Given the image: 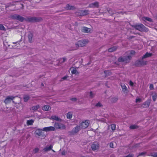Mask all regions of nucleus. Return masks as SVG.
I'll use <instances>...</instances> for the list:
<instances>
[{
  "mask_svg": "<svg viewBox=\"0 0 157 157\" xmlns=\"http://www.w3.org/2000/svg\"><path fill=\"white\" fill-rule=\"evenodd\" d=\"M65 9L67 10H74L75 8L73 6H70L69 4H67Z\"/></svg>",
  "mask_w": 157,
  "mask_h": 157,
  "instance_id": "obj_20",
  "label": "nucleus"
},
{
  "mask_svg": "<svg viewBox=\"0 0 157 157\" xmlns=\"http://www.w3.org/2000/svg\"><path fill=\"white\" fill-rule=\"evenodd\" d=\"M116 126L115 124H111V128L113 131L116 129Z\"/></svg>",
  "mask_w": 157,
  "mask_h": 157,
  "instance_id": "obj_38",
  "label": "nucleus"
},
{
  "mask_svg": "<svg viewBox=\"0 0 157 157\" xmlns=\"http://www.w3.org/2000/svg\"><path fill=\"white\" fill-rule=\"evenodd\" d=\"M152 98L154 101H155L157 98V94L156 93H154L152 94Z\"/></svg>",
  "mask_w": 157,
  "mask_h": 157,
  "instance_id": "obj_31",
  "label": "nucleus"
},
{
  "mask_svg": "<svg viewBox=\"0 0 157 157\" xmlns=\"http://www.w3.org/2000/svg\"><path fill=\"white\" fill-rule=\"evenodd\" d=\"M49 108H50V107L49 105H45L43 108V110L45 111H47L49 110Z\"/></svg>",
  "mask_w": 157,
  "mask_h": 157,
  "instance_id": "obj_28",
  "label": "nucleus"
},
{
  "mask_svg": "<svg viewBox=\"0 0 157 157\" xmlns=\"http://www.w3.org/2000/svg\"><path fill=\"white\" fill-rule=\"evenodd\" d=\"M146 154L147 152H142L139 153L137 156V157L139 156H144Z\"/></svg>",
  "mask_w": 157,
  "mask_h": 157,
  "instance_id": "obj_33",
  "label": "nucleus"
},
{
  "mask_svg": "<svg viewBox=\"0 0 157 157\" xmlns=\"http://www.w3.org/2000/svg\"><path fill=\"white\" fill-rule=\"evenodd\" d=\"M42 130L46 132L49 131H54L55 130V127H54V126L44 127L43 128Z\"/></svg>",
  "mask_w": 157,
  "mask_h": 157,
  "instance_id": "obj_11",
  "label": "nucleus"
},
{
  "mask_svg": "<svg viewBox=\"0 0 157 157\" xmlns=\"http://www.w3.org/2000/svg\"><path fill=\"white\" fill-rule=\"evenodd\" d=\"M19 2V1H15L14 2Z\"/></svg>",
  "mask_w": 157,
  "mask_h": 157,
  "instance_id": "obj_57",
  "label": "nucleus"
},
{
  "mask_svg": "<svg viewBox=\"0 0 157 157\" xmlns=\"http://www.w3.org/2000/svg\"><path fill=\"white\" fill-rule=\"evenodd\" d=\"M40 108V106L38 105L33 106L31 107V109L33 111H36Z\"/></svg>",
  "mask_w": 157,
  "mask_h": 157,
  "instance_id": "obj_27",
  "label": "nucleus"
},
{
  "mask_svg": "<svg viewBox=\"0 0 157 157\" xmlns=\"http://www.w3.org/2000/svg\"><path fill=\"white\" fill-rule=\"evenodd\" d=\"M71 72L72 74L77 75L78 74L76 69L75 68L73 69L71 71Z\"/></svg>",
  "mask_w": 157,
  "mask_h": 157,
  "instance_id": "obj_36",
  "label": "nucleus"
},
{
  "mask_svg": "<svg viewBox=\"0 0 157 157\" xmlns=\"http://www.w3.org/2000/svg\"><path fill=\"white\" fill-rule=\"evenodd\" d=\"M121 86L122 92L124 94H127L128 92V90L125 85L124 84H121Z\"/></svg>",
  "mask_w": 157,
  "mask_h": 157,
  "instance_id": "obj_15",
  "label": "nucleus"
},
{
  "mask_svg": "<svg viewBox=\"0 0 157 157\" xmlns=\"http://www.w3.org/2000/svg\"><path fill=\"white\" fill-rule=\"evenodd\" d=\"M153 54L152 53H149L148 52H146L145 54H144L142 56V59H144L148 57H150L152 56Z\"/></svg>",
  "mask_w": 157,
  "mask_h": 157,
  "instance_id": "obj_17",
  "label": "nucleus"
},
{
  "mask_svg": "<svg viewBox=\"0 0 157 157\" xmlns=\"http://www.w3.org/2000/svg\"><path fill=\"white\" fill-rule=\"evenodd\" d=\"M0 30L2 31H5L6 30L5 27L2 24H0Z\"/></svg>",
  "mask_w": 157,
  "mask_h": 157,
  "instance_id": "obj_40",
  "label": "nucleus"
},
{
  "mask_svg": "<svg viewBox=\"0 0 157 157\" xmlns=\"http://www.w3.org/2000/svg\"><path fill=\"white\" fill-rule=\"evenodd\" d=\"M138 127V125L135 124L131 125L129 126V128L131 129H134L137 128Z\"/></svg>",
  "mask_w": 157,
  "mask_h": 157,
  "instance_id": "obj_29",
  "label": "nucleus"
},
{
  "mask_svg": "<svg viewBox=\"0 0 157 157\" xmlns=\"http://www.w3.org/2000/svg\"><path fill=\"white\" fill-rule=\"evenodd\" d=\"M10 17L13 20H17L21 22L25 21L29 22L34 23L39 22L42 20V18L40 17H27L25 18L18 14H12L10 15Z\"/></svg>",
  "mask_w": 157,
  "mask_h": 157,
  "instance_id": "obj_1",
  "label": "nucleus"
},
{
  "mask_svg": "<svg viewBox=\"0 0 157 157\" xmlns=\"http://www.w3.org/2000/svg\"><path fill=\"white\" fill-rule=\"evenodd\" d=\"M30 98L28 95H25L23 97V99L24 102H27L29 99Z\"/></svg>",
  "mask_w": 157,
  "mask_h": 157,
  "instance_id": "obj_34",
  "label": "nucleus"
},
{
  "mask_svg": "<svg viewBox=\"0 0 157 157\" xmlns=\"http://www.w3.org/2000/svg\"><path fill=\"white\" fill-rule=\"evenodd\" d=\"M72 114L70 112H68L67 115V118L68 119H71L72 118Z\"/></svg>",
  "mask_w": 157,
  "mask_h": 157,
  "instance_id": "obj_32",
  "label": "nucleus"
},
{
  "mask_svg": "<svg viewBox=\"0 0 157 157\" xmlns=\"http://www.w3.org/2000/svg\"><path fill=\"white\" fill-rule=\"evenodd\" d=\"M89 96L90 98H93L94 96V94H93L92 91H91L90 92Z\"/></svg>",
  "mask_w": 157,
  "mask_h": 157,
  "instance_id": "obj_44",
  "label": "nucleus"
},
{
  "mask_svg": "<svg viewBox=\"0 0 157 157\" xmlns=\"http://www.w3.org/2000/svg\"><path fill=\"white\" fill-rule=\"evenodd\" d=\"M136 52L135 51L132 50L130 51V54L132 55H134L135 54Z\"/></svg>",
  "mask_w": 157,
  "mask_h": 157,
  "instance_id": "obj_47",
  "label": "nucleus"
},
{
  "mask_svg": "<svg viewBox=\"0 0 157 157\" xmlns=\"http://www.w3.org/2000/svg\"><path fill=\"white\" fill-rule=\"evenodd\" d=\"M144 19L145 20L148 21L150 22H152L153 21L152 19L151 18L149 17H144Z\"/></svg>",
  "mask_w": 157,
  "mask_h": 157,
  "instance_id": "obj_39",
  "label": "nucleus"
},
{
  "mask_svg": "<svg viewBox=\"0 0 157 157\" xmlns=\"http://www.w3.org/2000/svg\"><path fill=\"white\" fill-rule=\"evenodd\" d=\"M90 62H89V63H88L87 64V65H89L90 64Z\"/></svg>",
  "mask_w": 157,
  "mask_h": 157,
  "instance_id": "obj_56",
  "label": "nucleus"
},
{
  "mask_svg": "<svg viewBox=\"0 0 157 157\" xmlns=\"http://www.w3.org/2000/svg\"><path fill=\"white\" fill-rule=\"evenodd\" d=\"M151 101V99H148L143 104L142 107L144 108L148 107L150 105Z\"/></svg>",
  "mask_w": 157,
  "mask_h": 157,
  "instance_id": "obj_12",
  "label": "nucleus"
},
{
  "mask_svg": "<svg viewBox=\"0 0 157 157\" xmlns=\"http://www.w3.org/2000/svg\"><path fill=\"white\" fill-rule=\"evenodd\" d=\"M117 49V47L115 46H114L109 48L108 49V51L109 52H112L116 50Z\"/></svg>",
  "mask_w": 157,
  "mask_h": 157,
  "instance_id": "obj_25",
  "label": "nucleus"
},
{
  "mask_svg": "<svg viewBox=\"0 0 157 157\" xmlns=\"http://www.w3.org/2000/svg\"><path fill=\"white\" fill-rule=\"evenodd\" d=\"M133 27L136 30L141 32L146 33L147 32L149 31L148 29L142 24H136L133 25Z\"/></svg>",
  "mask_w": 157,
  "mask_h": 157,
  "instance_id": "obj_3",
  "label": "nucleus"
},
{
  "mask_svg": "<svg viewBox=\"0 0 157 157\" xmlns=\"http://www.w3.org/2000/svg\"><path fill=\"white\" fill-rule=\"evenodd\" d=\"M108 11L109 13L111 14H112L113 13L112 12H110V11H111L110 10H108Z\"/></svg>",
  "mask_w": 157,
  "mask_h": 157,
  "instance_id": "obj_53",
  "label": "nucleus"
},
{
  "mask_svg": "<svg viewBox=\"0 0 157 157\" xmlns=\"http://www.w3.org/2000/svg\"><path fill=\"white\" fill-rule=\"evenodd\" d=\"M54 127L55 129L64 130L66 128V127L64 124L60 122H55L54 124Z\"/></svg>",
  "mask_w": 157,
  "mask_h": 157,
  "instance_id": "obj_5",
  "label": "nucleus"
},
{
  "mask_svg": "<svg viewBox=\"0 0 157 157\" xmlns=\"http://www.w3.org/2000/svg\"><path fill=\"white\" fill-rule=\"evenodd\" d=\"M42 129L38 128L35 131L36 135L39 136H43V132H42Z\"/></svg>",
  "mask_w": 157,
  "mask_h": 157,
  "instance_id": "obj_14",
  "label": "nucleus"
},
{
  "mask_svg": "<svg viewBox=\"0 0 157 157\" xmlns=\"http://www.w3.org/2000/svg\"><path fill=\"white\" fill-rule=\"evenodd\" d=\"M51 150H52V151L53 152H55V151L53 150V149H52Z\"/></svg>",
  "mask_w": 157,
  "mask_h": 157,
  "instance_id": "obj_58",
  "label": "nucleus"
},
{
  "mask_svg": "<svg viewBox=\"0 0 157 157\" xmlns=\"http://www.w3.org/2000/svg\"><path fill=\"white\" fill-rule=\"evenodd\" d=\"M129 84L131 86H134V83L131 80H130L129 81Z\"/></svg>",
  "mask_w": 157,
  "mask_h": 157,
  "instance_id": "obj_45",
  "label": "nucleus"
},
{
  "mask_svg": "<svg viewBox=\"0 0 157 157\" xmlns=\"http://www.w3.org/2000/svg\"><path fill=\"white\" fill-rule=\"evenodd\" d=\"M89 121L88 120H86L84 121H83L80 124L81 128H86L88 127L89 124Z\"/></svg>",
  "mask_w": 157,
  "mask_h": 157,
  "instance_id": "obj_9",
  "label": "nucleus"
},
{
  "mask_svg": "<svg viewBox=\"0 0 157 157\" xmlns=\"http://www.w3.org/2000/svg\"><path fill=\"white\" fill-rule=\"evenodd\" d=\"M131 58L132 57L130 55L124 56L123 57L121 56L118 59L117 62H115L114 63L116 65V67H117L119 66V62H127L128 60H130Z\"/></svg>",
  "mask_w": 157,
  "mask_h": 157,
  "instance_id": "obj_2",
  "label": "nucleus"
},
{
  "mask_svg": "<svg viewBox=\"0 0 157 157\" xmlns=\"http://www.w3.org/2000/svg\"><path fill=\"white\" fill-rule=\"evenodd\" d=\"M109 147L112 148H113L114 147L113 143V142H110V143Z\"/></svg>",
  "mask_w": 157,
  "mask_h": 157,
  "instance_id": "obj_46",
  "label": "nucleus"
},
{
  "mask_svg": "<svg viewBox=\"0 0 157 157\" xmlns=\"http://www.w3.org/2000/svg\"><path fill=\"white\" fill-rule=\"evenodd\" d=\"M155 18L156 19H157V13H156V14L155 15Z\"/></svg>",
  "mask_w": 157,
  "mask_h": 157,
  "instance_id": "obj_55",
  "label": "nucleus"
},
{
  "mask_svg": "<svg viewBox=\"0 0 157 157\" xmlns=\"http://www.w3.org/2000/svg\"><path fill=\"white\" fill-rule=\"evenodd\" d=\"M102 106L103 105L100 101L98 102L95 105V106L97 107H100Z\"/></svg>",
  "mask_w": 157,
  "mask_h": 157,
  "instance_id": "obj_35",
  "label": "nucleus"
},
{
  "mask_svg": "<svg viewBox=\"0 0 157 157\" xmlns=\"http://www.w3.org/2000/svg\"><path fill=\"white\" fill-rule=\"evenodd\" d=\"M66 60V59L65 57H63L59 59V62L61 63H64Z\"/></svg>",
  "mask_w": 157,
  "mask_h": 157,
  "instance_id": "obj_37",
  "label": "nucleus"
},
{
  "mask_svg": "<svg viewBox=\"0 0 157 157\" xmlns=\"http://www.w3.org/2000/svg\"><path fill=\"white\" fill-rule=\"evenodd\" d=\"M21 41V39L19 41H17V42H13V44H16L18 42H19Z\"/></svg>",
  "mask_w": 157,
  "mask_h": 157,
  "instance_id": "obj_51",
  "label": "nucleus"
},
{
  "mask_svg": "<svg viewBox=\"0 0 157 157\" xmlns=\"http://www.w3.org/2000/svg\"><path fill=\"white\" fill-rule=\"evenodd\" d=\"M53 147V145L51 144L49 146H46L43 149V150L46 152L50 151L52 149Z\"/></svg>",
  "mask_w": 157,
  "mask_h": 157,
  "instance_id": "obj_21",
  "label": "nucleus"
},
{
  "mask_svg": "<svg viewBox=\"0 0 157 157\" xmlns=\"http://www.w3.org/2000/svg\"><path fill=\"white\" fill-rule=\"evenodd\" d=\"M34 122V120L33 119L28 120L27 121L26 124L28 126L32 125Z\"/></svg>",
  "mask_w": 157,
  "mask_h": 157,
  "instance_id": "obj_22",
  "label": "nucleus"
},
{
  "mask_svg": "<svg viewBox=\"0 0 157 157\" xmlns=\"http://www.w3.org/2000/svg\"><path fill=\"white\" fill-rule=\"evenodd\" d=\"M66 151L65 150L63 151L61 153V154L62 155H66Z\"/></svg>",
  "mask_w": 157,
  "mask_h": 157,
  "instance_id": "obj_50",
  "label": "nucleus"
},
{
  "mask_svg": "<svg viewBox=\"0 0 157 157\" xmlns=\"http://www.w3.org/2000/svg\"><path fill=\"white\" fill-rule=\"evenodd\" d=\"M39 150V149L38 148H36L33 150V153L35 154L38 152Z\"/></svg>",
  "mask_w": 157,
  "mask_h": 157,
  "instance_id": "obj_41",
  "label": "nucleus"
},
{
  "mask_svg": "<svg viewBox=\"0 0 157 157\" xmlns=\"http://www.w3.org/2000/svg\"><path fill=\"white\" fill-rule=\"evenodd\" d=\"M149 88H150V89L151 90H153L154 89L153 85L152 84H151L150 85Z\"/></svg>",
  "mask_w": 157,
  "mask_h": 157,
  "instance_id": "obj_48",
  "label": "nucleus"
},
{
  "mask_svg": "<svg viewBox=\"0 0 157 157\" xmlns=\"http://www.w3.org/2000/svg\"><path fill=\"white\" fill-rule=\"evenodd\" d=\"M87 43V41L85 40H79L75 44V46L76 48L75 49H76L79 47H82L84 46Z\"/></svg>",
  "mask_w": 157,
  "mask_h": 157,
  "instance_id": "obj_7",
  "label": "nucleus"
},
{
  "mask_svg": "<svg viewBox=\"0 0 157 157\" xmlns=\"http://www.w3.org/2000/svg\"><path fill=\"white\" fill-rule=\"evenodd\" d=\"M15 97L12 96H7L5 98L4 101V102L5 104H8L10 103L12 101H13V102H14L13 101V99Z\"/></svg>",
  "mask_w": 157,
  "mask_h": 157,
  "instance_id": "obj_8",
  "label": "nucleus"
},
{
  "mask_svg": "<svg viewBox=\"0 0 157 157\" xmlns=\"http://www.w3.org/2000/svg\"><path fill=\"white\" fill-rule=\"evenodd\" d=\"M91 148L93 151H95L99 148V144L97 142H94L91 145Z\"/></svg>",
  "mask_w": 157,
  "mask_h": 157,
  "instance_id": "obj_10",
  "label": "nucleus"
},
{
  "mask_svg": "<svg viewBox=\"0 0 157 157\" xmlns=\"http://www.w3.org/2000/svg\"><path fill=\"white\" fill-rule=\"evenodd\" d=\"M89 7L91 8H98L99 7V3L97 2L92 3L89 5Z\"/></svg>",
  "mask_w": 157,
  "mask_h": 157,
  "instance_id": "obj_13",
  "label": "nucleus"
},
{
  "mask_svg": "<svg viewBox=\"0 0 157 157\" xmlns=\"http://www.w3.org/2000/svg\"><path fill=\"white\" fill-rule=\"evenodd\" d=\"M81 128L80 126L79 125H77L73 128L71 131H69L68 133L70 136L74 135L78 133Z\"/></svg>",
  "mask_w": 157,
  "mask_h": 157,
  "instance_id": "obj_6",
  "label": "nucleus"
},
{
  "mask_svg": "<svg viewBox=\"0 0 157 157\" xmlns=\"http://www.w3.org/2000/svg\"><path fill=\"white\" fill-rule=\"evenodd\" d=\"M144 59H142V57L141 59H139L135 62V65L136 67H139L144 66L147 65V61H146L144 60Z\"/></svg>",
  "mask_w": 157,
  "mask_h": 157,
  "instance_id": "obj_4",
  "label": "nucleus"
},
{
  "mask_svg": "<svg viewBox=\"0 0 157 157\" xmlns=\"http://www.w3.org/2000/svg\"><path fill=\"white\" fill-rule=\"evenodd\" d=\"M142 101V100L141 98H136V102L137 103H140Z\"/></svg>",
  "mask_w": 157,
  "mask_h": 157,
  "instance_id": "obj_42",
  "label": "nucleus"
},
{
  "mask_svg": "<svg viewBox=\"0 0 157 157\" xmlns=\"http://www.w3.org/2000/svg\"><path fill=\"white\" fill-rule=\"evenodd\" d=\"M104 73L105 74V77L109 76L112 74L111 72L109 70L104 71Z\"/></svg>",
  "mask_w": 157,
  "mask_h": 157,
  "instance_id": "obj_24",
  "label": "nucleus"
},
{
  "mask_svg": "<svg viewBox=\"0 0 157 157\" xmlns=\"http://www.w3.org/2000/svg\"><path fill=\"white\" fill-rule=\"evenodd\" d=\"M41 86H44V84L43 83H41Z\"/></svg>",
  "mask_w": 157,
  "mask_h": 157,
  "instance_id": "obj_54",
  "label": "nucleus"
},
{
  "mask_svg": "<svg viewBox=\"0 0 157 157\" xmlns=\"http://www.w3.org/2000/svg\"><path fill=\"white\" fill-rule=\"evenodd\" d=\"M68 77L67 75H65L61 78V81H63L66 80Z\"/></svg>",
  "mask_w": 157,
  "mask_h": 157,
  "instance_id": "obj_43",
  "label": "nucleus"
},
{
  "mask_svg": "<svg viewBox=\"0 0 157 157\" xmlns=\"http://www.w3.org/2000/svg\"><path fill=\"white\" fill-rule=\"evenodd\" d=\"M20 5H21V9H23V8H24V6L23 4H21Z\"/></svg>",
  "mask_w": 157,
  "mask_h": 157,
  "instance_id": "obj_52",
  "label": "nucleus"
},
{
  "mask_svg": "<svg viewBox=\"0 0 157 157\" xmlns=\"http://www.w3.org/2000/svg\"><path fill=\"white\" fill-rule=\"evenodd\" d=\"M118 99V98L117 97L112 98L111 99V101L112 103H115L117 101Z\"/></svg>",
  "mask_w": 157,
  "mask_h": 157,
  "instance_id": "obj_30",
  "label": "nucleus"
},
{
  "mask_svg": "<svg viewBox=\"0 0 157 157\" xmlns=\"http://www.w3.org/2000/svg\"><path fill=\"white\" fill-rule=\"evenodd\" d=\"M51 119L52 120H56L58 121L61 122L62 119L59 118L57 116L54 115L52 116L51 117Z\"/></svg>",
  "mask_w": 157,
  "mask_h": 157,
  "instance_id": "obj_18",
  "label": "nucleus"
},
{
  "mask_svg": "<svg viewBox=\"0 0 157 157\" xmlns=\"http://www.w3.org/2000/svg\"><path fill=\"white\" fill-rule=\"evenodd\" d=\"M80 14L81 15L85 16L89 14L88 10H82L80 11Z\"/></svg>",
  "mask_w": 157,
  "mask_h": 157,
  "instance_id": "obj_19",
  "label": "nucleus"
},
{
  "mask_svg": "<svg viewBox=\"0 0 157 157\" xmlns=\"http://www.w3.org/2000/svg\"><path fill=\"white\" fill-rule=\"evenodd\" d=\"M33 34L31 33H30L28 34V40L29 42L30 43L33 42Z\"/></svg>",
  "mask_w": 157,
  "mask_h": 157,
  "instance_id": "obj_16",
  "label": "nucleus"
},
{
  "mask_svg": "<svg viewBox=\"0 0 157 157\" xmlns=\"http://www.w3.org/2000/svg\"><path fill=\"white\" fill-rule=\"evenodd\" d=\"M147 155L153 157H157V152H151L150 154H148Z\"/></svg>",
  "mask_w": 157,
  "mask_h": 157,
  "instance_id": "obj_26",
  "label": "nucleus"
},
{
  "mask_svg": "<svg viewBox=\"0 0 157 157\" xmlns=\"http://www.w3.org/2000/svg\"><path fill=\"white\" fill-rule=\"evenodd\" d=\"M70 100L73 101H76L77 100V98H73L70 99Z\"/></svg>",
  "mask_w": 157,
  "mask_h": 157,
  "instance_id": "obj_49",
  "label": "nucleus"
},
{
  "mask_svg": "<svg viewBox=\"0 0 157 157\" xmlns=\"http://www.w3.org/2000/svg\"><path fill=\"white\" fill-rule=\"evenodd\" d=\"M82 31L85 33H88L90 32L89 29L86 27H83L82 28Z\"/></svg>",
  "mask_w": 157,
  "mask_h": 157,
  "instance_id": "obj_23",
  "label": "nucleus"
}]
</instances>
